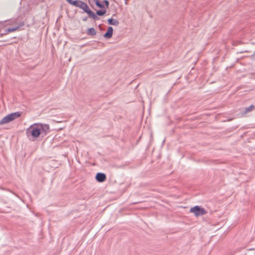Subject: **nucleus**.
Here are the masks:
<instances>
[{"label": "nucleus", "instance_id": "1", "mask_svg": "<svg viewBox=\"0 0 255 255\" xmlns=\"http://www.w3.org/2000/svg\"><path fill=\"white\" fill-rule=\"evenodd\" d=\"M49 129V126L48 125L35 123L27 128L26 133L28 137L34 140L40 136L42 131L47 132Z\"/></svg>", "mask_w": 255, "mask_h": 255}, {"label": "nucleus", "instance_id": "2", "mask_svg": "<svg viewBox=\"0 0 255 255\" xmlns=\"http://www.w3.org/2000/svg\"><path fill=\"white\" fill-rule=\"evenodd\" d=\"M20 116L21 113L18 112L8 114L5 116L4 117H3L0 121V125H2L14 121V120L19 118Z\"/></svg>", "mask_w": 255, "mask_h": 255}, {"label": "nucleus", "instance_id": "3", "mask_svg": "<svg viewBox=\"0 0 255 255\" xmlns=\"http://www.w3.org/2000/svg\"><path fill=\"white\" fill-rule=\"evenodd\" d=\"M190 212L193 213L196 217L202 216L207 213V211L204 208L199 206H196L191 208Z\"/></svg>", "mask_w": 255, "mask_h": 255}, {"label": "nucleus", "instance_id": "4", "mask_svg": "<svg viewBox=\"0 0 255 255\" xmlns=\"http://www.w3.org/2000/svg\"><path fill=\"white\" fill-rule=\"evenodd\" d=\"M78 7L82 9L85 12L88 13L91 17H95V15L94 13L90 9L88 6L87 5V4L86 3H85V2L80 1V2H79Z\"/></svg>", "mask_w": 255, "mask_h": 255}, {"label": "nucleus", "instance_id": "5", "mask_svg": "<svg viewBox=\"0 0 255 255\" xmlns=\"http://www.w3.org/2000/svg\"><path fill=\"white\" fill-rule=\"evenodd\" d=\"M96 179L98 182H102L105 181L106 176L104 173H98L96 175Z\"/></svg>", "mask_w": 255, "mask_h": 255}, {"label": "nucleus", "instance_id": "6", "mask_svg": "<svg viewBox=\"0 0 255 255\" xmlns=\"http://www.w3.org/2000/svg\"><path fill=\"white\" fill-rule=\"evenodd\" d=\"M113 29L112 27H109L108 28L107 32L104 34V37L106 38L109 39L112 37L113 35Z\"/></svg>", "mask_w": 255, "mask_h": 255}, {"label": "nucleus", "instance_id": "7", "mask_svg": "<svg viewBox=\"0 0 255 255\" xmlns=\"http://www.w3.org/2000/svg\"><path fill=\"white\" fill-rule=\"evenodd\" d=\"M108 22L111 25H118L119 23V21L115 19H109Z\"/></svg>", "mask_w": 255, "mask_h": 255}, {"label": "nucleus", "instance_id": "8", "mask_svg": "<svg viewBox=\"0 0 255 255\" xmlns=\"http://www.w3.org/2000/svg\"><path fill=\"white\" fill-rule=\"evenodd\" d=\"M70 4L78 7L79 0H66Z\"/></svg>", "mask_w": 255, "mask_h": 255}, {"label": "nucleus", "instance_id": "9", "mask_svg": "<svg viewBox=\"0 0 255 255\" xmlns=\"http://www.w3.org/2000/svg\"><path fill=\"white\" fill-rule=\"evenodd\" d=\"M87 34L88 35H94L96 34V31L94 28H91L88 30Z\"/></svg>", "mask_w": 255, "mask_h": 255}, {"label": "nucleus", "instance_id": "10", "mask_svg": "<svg viewBox=\"0 0 255 255\" xmlns=\"http://www.w3.org/2000/svg\"><path fill=\"white\" fill-rule=\"evenodd\" d=\"M255 108V107L253 105L250 106L249 107L247 108L245 110V113H247L248 112H250L252 111Z\"/></svg>", "mask_w": 255, "mask_h": 255}, {"label": "nucleus", "instance_id": "11", "mask_svg": "<svg viewBox=\"0 0 255 255\" xmlns=\"http://www.w3.org/2000/svg\"><path fill=\"white\" fill-rule=\"evenodd\" d=\"M106 13V10H98L97 11V14L98 15H103L105 14Z\"/></svg>", "mask_w": 255, "mask_h": 255}, {"label": "nucleus", "instance_id": "12", "mask_svg": "<svg viewBox=\"0 0 255 255\" xmlns=\"http://www.w3.org/2000/svg\"><path fill=\"white\" fill-rule=\"evenodd\" d=\"M95 4L99 7H102L103 6V4L101 3L99 0H95Z\"/></svg>", "mask_w": 255, "mask_h": 255}, {"label": "nucleus", "instance_id": "13", "mask_svg": "<svg viewBox=\"0 0 255 255\" xmlns=\"http://www.w3.org/2000/svg\"><path fill=\"white\" fill-rule=\"evenodd\" d=\"M18 29H19V27H16L14 28H9L8 29V31L9 32H13V31H14L15 30H17Z\"/></svg>", "mask_w": 255, "mask_h": 255}, {"label": "nucleus", "instance_id": "14", "mask_svg": "<svg viewBox=\"0 0 255 255\" xmlns=\"http://www.w3.org/2000/svg\"><path fill=\"white\" fill-rule=\"evenodd\" d=\"M106 3H107V5H108V4H109L108 1H106Z\"/></svg>", "mask_w": 255, "mask_h": 255}]
</instances>
